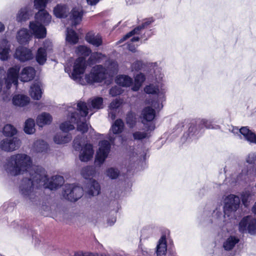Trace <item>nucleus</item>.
<instances>
[{
    "mask_svg": "<svg viewBox=\"0 0 256 256\" xmlns=\"http://www.w3.org/2000/svg\"><path fill=\"white\" fill-rule=\"evenodd\" d=\"M123 92L124 90L120 87L114 86L110 88L109 93L112 96H116L121 94Z\"/></svg>",
    "mask_w": 256,
    "mask_h": 256,
    "instance_id": "nucleus-54",
    "label": "nucleus"
},
{
    "mask_svg": "<svg viewBox=\"0 0 256 256\" xmlns=\"http://www.w3.org/2000/svg\"><path fill=\"white\" fill-rule=\"evenodd\" d=\"M246 162L249 164L250 166L248 167L246 174H253L256 172V154H250L247 158Z\"/></svg>",
    "mask_w": 256,
    "mask_h": 256,
    "instance_id": "nucleus-25",
    "label": "nucleus"
},
{
    "mask_svg": "<svg viewBox=\"0 0 256 256\" xmlns=\"http://www.w3.org/2000/svg\"><path fill=\"white\" fill-rule=\"evenodd\" d=\"M140 39V38L139 36H134L131 38L130 40L132 42H138Z\"/></svg>",
    "mask_w": 256,
    "mask_h": 256,
    "instance_id": "nucleus-63",
    "label": "nucleus"
},
{
    "mask_svg": "<svg viewBox=\"0 0 256 256\" xmlns=\"http://www.w3.org/2000/svg\"><path fill=\"white\" fill-rule=\"evenodd\" d=\"M100 150L104 151L107 152H110V150L111 146L110 142L107 140H102L99 142Z\"/></svg>",
    "mask_w": 256,
    "mask_h": 256,
    "instance_id": "nucleus-45",
    "label": "nucleus"
},
{
    "mask_svg": "<svg viewBox=\"0 0 256 256\" xmlns=\"http://www.w3.org/2000/svg\"><path fill=\"white\" fill-rule=\"evenodd\" d=\"M188 132L189 136L196 135L204 128H210L208 121L206 120H192Z\"/></svg>",
    "mask_w": 256,
    "mask_h": 256,
    "instance_id": "nucleus-9",
    "label": "nucleus"
},
{
    "mask_svg": "<svg viewBox=\"0 0 256 256\" xmlns=\"http://www.w3.org/2000/svg\"><path fill=\"white\" fill-rule=\"evenodd\" d=\"M124 128V124L121 118L116 120L112 126V130L114 134H120L122 133Z\"/></svg>",
    "mask_w": 256,
    "mask_h": 256,
    "instance_id": "nucleus-39",
    "label": "nucleus"
},
{
    "mask_svg": "<svg viewBox=\"0 0 256 256\" xmlns=\"http://www.w3.org/2000/svg\"><path fill=\"white\" fill-rule=\"evenodd\" d=\"M240 132L248 142L256 144V134L250 130L248 126L242 127L240 129Z\"/></svg>",
    "mask_w": 256,
    "mask_h": 256,
    "instance_id": "nucleus-19",
    "label": "nucleus"
},
{
    "mask_svg": "<svg viewBox=\"0 0 256 256\" xmlns=\"http://www.w3.org/2000/svg\"><path fill=\"white\" fill-rule=\"evenodd\" d=\"M145 126L146 132H148V135H151V132H153L156 128V124L154 122H150L148 124H144Z\"/></svg>",
    "mask_w": 256,
    "mask_h": 256,
    "instance_id": "nucleus-57",
    "label": "nucleus"
},
{
    "mask_svg": "<svg viewBox=\"0 0 256 256\" xmlns=\"http://www.w3.org/2000/svg\"><path fill=\"white\" fill-rule=\"evenodd\" d=\"M108 154L106 152L98 150L96 156V161L100 164H102L107 158Z\"/></svg>",
    "mask_w": 256,
    "mask_h": 256,
    "instance_id": "nucleus-43",
    "label": "nucleus"
},
{
    "mask_svg": "<svg viewBox=\"0 0 256 256\" xmlns=\"http://www.w3.org/2000/svg\"><path fill=\"white\" fill-rule=\"evenodd\" d=\"M106 175L111 179H116L120 175V172L118 169L110 168L106 170Z\"/></svg>",
    "mask_w": 256,
    "mask_h": 256,
    "instance_id": "nucleus-49",
    "label": "nucleus"
},
{
    "mask_svg": "<svg viewBox=\"0 0 256 256\" xmlns=\"http://www.w3.org/2000/svg\"><path fill=\"white\" fill-rule=\"evenodd\" d=\"M52 121V116L48 112H44L38 115L36 118L37 124L42 127L44 125H48L51 124Z\"/></svg>",
    "mask_w": 256,
    "mask_h": 256,
    "instance_id": "nucleus-22",
    "label": "nucleus"
},
{
    "mask_svg": "<svg viewBox=\"0 0 256 256\" xmlns=\"http://www.w3.org/2000/svg\"><path fill=\"white\" fill-rule=\"evenodd\" d=\"M21 145L20 140L16 137L4 138L0 142V149L6 152H12L18 150Z\"/></svg>",
    "mask_w": 256,
    "mask_h": 256,
    "instance_id": "nucleus-7",
    "label": "nucleus"
},
{
    "mask_svg": "<svg viewBox=\"0 0 256 256\" xmlns=\"http://www.w3.org/2000/svg\"><path fill=\"white\" fill-rule=\"evenodd\" d=\"M46 25L33 22V36L38 39H42L46 36Z\"/></svg>",
    "mask_w": 256,
    "mask_h": 256,
    "instance_id": "nucleus-16",
    "label": "nucleus"
},
{
    "mask_svg": "<svg viewBox=\"0 0 256 256\" xmlns=\"http://www.w3.org/2000/svg\"><path fill=\"white\" fill-rule=\"evenodd\" d=\"M72 139L70 134L62 135L61 134H56L54 137V141L56 144H64L70 142Z\"/></svg>",
    "mask_w": 256,
    "mask_h": 256,
    "instance_id": "nucleus-34",
    "label": "nucleus"
},
{
    "mask_svg": "<svg viewBox=\"0 0 256 256\" xmlns=\"http://www.w3.org/2000/svg\"><path fill=\"white\" fill-rule=\"evenodd\" d=\"M77 106L78 110L82 113L83 116H86L88 115V109L86 102H80L78 103Z\"/></svg>",
    "mask_w": 256,
    "mask_h": 256,
    "instance_id": "nucleus-50",
    "label": "nucleus"
},
{
    "mask_svg": "<svg viewBox=\"0 0 256 256\" xmlns=\"http://www.w3.org/2000/svg\"><path fill=\"white\" fill-rule=\"evenodd\" d=\"M16 38L20 44H26L30 40V32L22 28L18 32Z\"/></svg>",
    "mask_w": 256,
    "mask_h": 256,
    "instance_id": "nucleus-23",
    "label": "nucleus"
},
{
    "mask_svg": "<svg viewBox=\"0 0 256 256\" xmlns=\"http://www.w3.org/2000/svg\"><path fill=\"white\" fill-rule=\"evenodd\" d=\"M95 174V170L92 166H86L82 168L81 174L86 179L88 180L90 184L88 194L90 196L98 195L100 192V188L99 184L92 177Z\"/></svg>",
    "mask_w": 256,
    "mask_h": 256,
    "instance_id": "nucleus-3",
    "label": "nucleus"
},
{
    "mask_svg": "<svg viewBox=\"0 0 256 256\" xmlns=\"http://www.w3.org/2000/svg\"><path fill=\"white\" fill-rule=\"evenodd\" d=\"M60 130L64 132H68L74 129V126L71 124L70 121H65L60 125Z\"/></svg>",
    "mask_w": 256,
    "mask_h": 256,
    "instance_id": "nucleus-44",
    "label": "nucleus"
},
{
    "mask_svg": "<svg viewBox=\"0 0 256 256\" xmlns=\"http://www.w3.org/2000/svg\"><path fill=\"white\" fill-rule=\"evenodd\" d=\"M138 121L137 115L135 112L132 110L128 112L126 114V122L130 128L136 126Z\"/></svg>",
    "mask_w": 256,
    "mask_h": 256,
    "instance_id": "nucleus-28",
    "label": "nucleus"
},
{
    "mask_svg": "<svg viewBox=\"0 0 256 256\" xmlns=\"http://www.w3.org/2000/svg\"><path fill=\"white\" fill-rule=\"evenodd\" d=\"M238 229L243 234L248 232L252 235L256 234V218L249 215L244 216L239 222Z\"/></svg>",
    "mask_w": 256,
    "mask_h": 256,
    "instance_id": "nucleus-6",
    "label": "nucleus"
},
{
    "mask_svg": "<svg viewBox=\"0 0 256 256\" xmlns=\"http://www.w3.org/2000/svg\"><path fill=\"white\" fill-rule=\"evenodd\" d=\"M48 0H34V6L38 10H45Z\"/></svg>",
    "mask_w": 256,
    "mask_h": 256,
    "instance_id": "nucleus-48",
    "label": "nucleus"
},
{
    "mask_svg": "<svg viewBox=\"0 0 256 256\" xmlns=\"http://www.w3.org/2000/svg\"><path fill=\"white\" fill-rule=\"evenodd\" d=\"M70 118L74 120V122H78V119H80L79 114L76 112H72L70 115Z\"/></svg>",
    "mask_w": 256,
    "mask_h": 256,
    "instance_id": "nucleus-60",
    "label": "nucleus"
},
{
    "mask_svg": "<svg viewBox=\"0 0 256 256\" xmlns=\"http://www.w3.org/2000/svg\"><path fill=\"white\" fill-rule=\"evenodd\" d=\"M142 114L144 120L147 122H152L156 116V112L152 106H146L142 109Z\"/></svg>",
    "mask_w": 256,
    "mask_h": 256,
    "instance_id": "nucleus-20",
    "label": "nucleus"
},
{
    "mask_svg": "<svg viewBox=\"0 0 256 256\" xmlns=\"http://www.w3.org/2000/svg\"><path fill=\"white\" fill-rule=\"evenodd\" d=\"M167 250L166 240L165 236H162L158 241L156 246L157 256H165Z\"/></svg>",
    "mask_w": 256,
    "mask_h": 256,
    "instance_id": "nucleus-26",
    "label": "nucleus"
},
{
    "mask_svg": "<svg viewBox=\"0 0 256 256\" xmlns=\"http://www.w3.org/2000/svg\"><path fill=\"white\" fill-rule=\"evenodd\" d=\"M151 135H148V132H136L132 134V136L134 140H142L144 138H148Z\"/></svg>",
    "mask_w": 256,
    "mask_h": 256,
    "instance_id": "nucleus-46",
    "label": "nucleus"
},
{
    "mask_svg": "<svg viewBox=\"0 0 256 256\" xmlns=\"http://www.w3.org/2000/svg\"><path fill=\"white\" fill-rule=\"evenodd\" d=\"M155 20L153 17L148 18H146L144 22L140 26H136L132 30L128 32L125 34L123 38L121 39L120 41L123 42L126 40L128 38L134 36V34H140V32L144 28H146L149 25L152 24Z\"/></svg>",
    "mask_w": 256,
    "mask_h": 256,
    "instance_id": "nucleus-11",
    "label": "nucleus"
},
{
    "mask_svg": "<svg viewBox=\"0 0 256 256\" xmlns=\"http://www.w3.org/2000/svg\"><path fill=\"white\" fill-rule=\"evenodd\" d=\"M145 80L146 76L143 73L140 72L137 74L134 77V84L132 87V90L138 91Z\"/></svg>",
    "mask_w": 256,
    "mask_h": 256,
    "instance_id": "nucleus-31",
    "label": "nucleus"
},
{
    "mask_svg": "<svg viewBox=\"0 0 256 256\" xmlns=\"http://www.w3.org/2000/svg\"><path fill=\"white\" fill-rule=\"evenodd\" d=\"M20 68L15 66L12 68L8 70L7 78H6V84L7 88H10L12 84L16 86L18 84V75Z\"/></svg>",
    "mask_w": 256,
    "mask_h": 256,
    "instance_id": "nucleus-12",
    "label": "nucleus"
},
{
    "mask_svg": "<svg viewBox=\"0 0 256 256\" xmlns=\"http://www.w3.org/2000/svg\"><path fill=\"white\" fill-rule=\"evenodd\" d=\"M30 100L28 97L22 94L16 95L12 98L13 104L18 106H26L29 103Z\"/></svg>",
    "mask_w": 256,
    "mask_h": 256,
    "instance_id": "nucleus-29",
    "label": "nucleus"
},
{
    "mask_svg": "<svg viewBox=\"0 0 256 256\" xmlns=\"http://www.w3.org/2000/svg\"><path fill=\"white\" fill-rule=\"evenodd\" d=\"M75 256H106L105 254H99L97 253L94 254L92 252H80L75 254Z\"/></svg>",
    "mask_w": 256,
    "mask_h": 256,
    "instance_id": "nucleus-58",
    "label": "nucleus"
},
{
    "mask_svg": "<svg viewBox=\"0 0 256 256\" xmlns=\"http://www.w3.org/2000/svg\"><path fill=\"white\" fill-rule=\"evenodd\" d=\"M84 38L86 42L94 46L99 47L102 44V36L100 34H96L94 30L86 33Z\"/></svg>",
    "mask_w": 256,
    "mask_h": 256,
    "instance_id": "nucleus-14",
    "label": "nucleus"
},
{
    "mask_svg": "<svg viewBox=\"0 0 256 256\" xmlns=\"http://www.w3.org/2000/svg\"><path fill=\"white\" fill-rule=\"evenodd\" d=\"M74 147L76 150H79L82 148V144L80 138H76L73 142Z\"/></svg>",
    "mask_w": 256,
    "mask_h": 256,
    "instance_id": "nucleus-59",
    "label": "nucleus"
},
{
    "mask_svg": "<svg viewBox=\"0 0 256 256\" xmlns=\"http://www.w3.org/2000/svg\"><path fill=\"white\" fill-rule=\"evenodd\" d=\"M24 132L28 134H31L32 133V120L30 118L28 119L24 124Z\"/></svg>",
    "mask_w": 256,
    "mask_h": 256,
    "instance_id": "nucleus-56",
    "label": "nucleus"
},
{
    "mask_svg": "<svg viewBox=\"0 0 256 256\" xmlns=\"http://www.w3.org/2000/svg\"><path fill=\"white\" fill-rule=\"evenodd\" d=\"M82 11L79 12L76 8H72L70 12V18L72 20V24L74 26L80 24L82 20Z\"/></svg>",
    "mask_w": 256,
    "mask_h": 256,
    "instance_id": "nucleus-35",
    "label": "nucleus"
},
{
    "mask_svg": "<svg viewBox=\"0 0 256 256\" xmlns=\"http://www.w3.org/2000/svg\"><path fill=\"white\" fill-rule=\"evenodd\" d=\"M144 90L148 94H156L159 92L158 87L152 84L146 86L144 88Z\"/></svg>",
    "mask_w": 256,
    "mask_h": 256,
    "instance_id": "nucleus-47",
    "label": "nucleus"
},
{
    "mask_svg": "<svg viewBox=\"0 0 256 256\" xmlns=\"http://www.w3.org/2000/svg\"><path fill=\"white\" fill-rule=\"evenodd\" d=\"M66 41L70 44H76L78 42L79 38L77 33L72 29L68 30Z\"/></svg>",
    "mask_w": 256,
    "mask_h": 256,
    "instance_id": "nucleus-36",
    "label": "nucleus"
},
{
    "mask_svg": "<svg viewBox=\"0 0 256 256\" xmlns=\"http://www.w3.org/2000/svg\"><path fill=\"white\" fill-rule=\"evenodd\" d=\"M32 77V68L28 66L24 68L20 74V78L22 82H28Z\"/></svg>",
    "mask_w": 256,
    "mask_h": 256,
    "instance_id": "nucleus-40",
    "label": "nucleus"
},
{
    "mask_svg": "<svg viewBox=\"0 0 256 256\" xmlns=\"http://www.w3.org/2000/svg\"><path fill=\"white\" fill-rule=\"evenodd\" d=\"M32 52L26 48L20 46L16 48L14 57L22 62H25L31 58Z\"/></svg>",
    "mask_w": 256,
    "mask_h": 256,
    "instance_id": "nucleus-15",
    "label": "nucleus"
},
{
    "mask_svg": "<svg viewBox=\"0 0 256 256\" xmlns=\"http://www.w3.org/2000/svg\"><path fill=\"white\" fill-rule=\"evenodd\" d=\"M240 198L234 194H230L226 197V202L224 204V210L228 212H236L240 206Z\"/></svg>",
    "mask_w": 256,
    "mask_h": 256,
    "instance_id": "nucleus-10",
    "label": "nucleus"
},
{
    "mask_svg": "<svg viewBox=\"0 0 256 256\" xmlns=\"http://www.w3.org/2000/svg\"><path fill=\"white\" fill-rule=\"evenodd\" d=\"M17 133V130L10 124H6L3 128V134L7 137H12Z\"/></svg>",
    "mask_w": 256,
    "mask_h": 256,
    "instance_id": "nucleus-41",
    "label": "nucleus"
},
{
    "mask_svg": "<svg viewBox=\"0 0 256 256\" xmlns=\"http://www.w3.org/2000/svg\"><path fill=\"white\" fill-rule=\"evenodd\" d=\"M48 149V145L44 140H37L33 142V150L37 152H46Z\"/></svg>",
    "mask_w": 256,
    "mask_h": 256,
    "instance_id": "nucleus-30",
    "label": "nucleus"
},
{
    "mask_svg": "<svg viewBox=\"0 0 256 256\" xmlns=\"http://www.w3.org/2000/svg\"><path fill=\"white\" fill-rule=\"evenodd\" d=\"M252 212L256 215V201L252 208Z\"/></svg>",
    "mask_w": 256,
    "mask_h": 256,
    "instance_id": "nucleus-64",
    "label": "nucleus"
},
{
    "mask_svg": "<svg viewBox=\"0 0 256 256\" xmlns=\"http://www.w3.org/2000/svg\"><path fill=\"white\" fill-rule=\"evenodd\" d=\"M240 242L239 238L235 236H229L223 244V247L226 250L229 251L233 249L236 244Z\"/></svg>",
    "mask_w": 256,
    "mask_h": 256,
    "instance_id": "nucleus-33",
    "label": "nucleus"
},
{
    "mask_svg": "<svg viewBox=\"0 0 256 256\" xmlns=\"http://www.w3.org/2000/svg\"><path fill=\"white\" fill-rule=\"evenodd\" d=\"M47 54L44 48H39L38 50L36 59L40 65H43L46 60Z\"/></svg>",
    "mask_w": 256,
    "mask_h": 256,
    "instance_id": "nucleus-38",
    "label": "nucleus"
},
{
    "mask_svg": "<svg viewBox=\"0 0 256 256\" xmlns=\"http://www.w3.org/2000/svg\"><path fill=\"white\" fill-rule=\"evenodd\" d=\"M82 153L80 156V159L81 161L88 162L92 158L94 152L92 144H86L82 148Z\"/></svg>",
    "mask_w": 256,
    "mask_h": 256,
    "instance_id": "nucleus-17",
    "label": "nucleus"
},
{
    "mask_svg": "<svg viewBox=\"0 0 256 256\" xmlns=\"http://www.w3.org/2000/svg\"><path fill=\"white\" fill-rule=\"evenodd\" d=\"M42 84L40 81L33 83V100H40L42 96Z\"/></svg>",
    "mask_w": 256,
    "mask_h": 256,
    "instance_id": "nucleus-32",
    "label": "nucleus"
},
{
    "mask_svg": "<svg viewBox=\"0 0 256 256\" xmlns=\"http://www.w3.org/2000/svg\"><path fill=\"white\" fill-rule=\"evenodd\" d=\"M68 14V8L64 4H58L54 8V14L58 18H66Z\"/></svg>",
    "mask_w": 256,
    "mask_h": 256,
    "instance_id": "nucleus-21",
    "label": "nucleus"
},
{
    "mask_svg": "<svg viewBox=\"0 0 256 256\" xmlns=\"http://www.w3.org/2000/svg\"><path fill=\"white\" fill-rule=\"evenodd\" d=\"M252 196L250 192L248 190L243 192L241 194V200L242 204L245 206H247L248 205L249 201L248 200Z\"/></svg>",
    "mask_w": 256,
    "mask_h": 256,
    "instance_id": "nucleus-52",
    "label": "nucleus"
},
{
    "mask_svg": "<svg viewBox=\"0 0 256 256\" xmlns=\"http://www.w3.org/2000/svg\"><path fill=\"white\" fill-rule=\"evenodd\" d=\"M86 68V61L84 58L78 57L77 58L74 65L72 77L74 80L80 78V76L83 74Z\"/></svg>",
    "mask_w": 256,
    "mask_h": 256,
    "instance_id": "nucleus-8",
    "label": "nucleus"
},
{
    "mask_svg": "<svg viewBox=\"0 0 256 256\" xmlns=\"http://www.w3.org/2000/svg\"><path fill=\"white\" fill-rule=\"evenodd\" d=\"M52 16L46 10H40L34 16L33 22L48 26L50 22Z\"/></svg>",
    "mask_w": 256,
    "mask_h": 256,
    "instance_id": "nucleus-13",
    "label": "nucleus"
},
{
    "mask_svg": "<svg viewBox=\"0 0 256 256\" xmlns=\"http://www.w3.org/2000/svg\"><path fill=\"white\" fill-rule=\"evenodd\" d=\"M4 168L10 175L26 176L22 180L20 192L24 198L30 200L32 192V160L30 156L22 153L12 155L8 160Z\"/></svg>",
    "mask_w": 256,
    "mask_h": 256,
    "instance_id": "nucleus-1",
    "label": "nucleus"
},
{
    "mask_svg": "<svg viewBox=\"0 0 256 256\" xmlns=\"http://www.w3.org/2000/svg\"><path fill=\"white\" fill-rule=\"evenodd\" d=\"M77 130L82 134H86L88 130V126L86 122H82L78 124Z\"/></svg>",
    "mask_w": 256,
    "mask_h": 256,
    "instance_id": "nucleus-55",
    "label": "nucleus"
},
{
    "mask_svg": "<svg viewBox=\"0 0 256 256\" xmlns=\"http://www.w3.org/2000/svg\"><path fill=\"white\" fill-rule=\"evenodd\" d=\"M77 52L82 56V57L84 58L89 56L92 53L91 49L84 45L78 46L76 48Z\"/></svg>",
    "mask_w": 256,
    "mask_h": 256,
    "instance_id": "nucleus-42",
    "label": "nucleus"
},
{
    "mask_svg": "<svg viewBox=\"0 0 256 256\" xmlns=\"http://www.w3.org/2000/svg\"><path fill=\"white\" fill-rule=\"evenodd\" d=\"M106 68L102 64L93 66L89 74L85 75V80L89 84L102 82L107 78Z\"/></svg>",
    "mask_w": 256,
    "mask_h": 256,
    "instance_id": "nucleus-4",
    "label": "nucleus"
},
{
    "mask_svg": "<svg viewBox=\"0 0 256 256\" xmlns=\"http://www.w3.org/2000/svg\"><path fill=\"white\" fill-rule=\"evenodd\" d=\"M83 194L84 190L82 187L74 184H67L64 186L63 196L65 199L70 202L77 201L83 196Z\"/></svg>",
    "mask_w": 256,
    "mask_h": 256,
    "instance_id": "nucleus-5",
    "label": "nucleus"
},
{
    "mask_svg": "<svg viewBox=\"0 0 256 256\" xmlns=\"http://www.w3.org/2000/svg\"><path fill=\"white\" fill-rule=\"evenodd\" d=\"M10 46L8 41L3 39L0 41V59L2 60H7L9 58Z\"/></svg>",
    "mask_w": 256,
    "mask_h": 256,
    "instance_id": "nucleus-18",
    "label": "nucleus"
},
{
    "mask_svg": "<svg viewBox=\"0 0 256 256\" xmlns=\"http://www.w3.org/2000/svg\"><path fill=\"white\" fill-rule=\"evenodd\" d=\"M64 182V178L60 176H52V180H50L44 168L33 164V188L34 185H36L37 187H43L50 190H56Z\"/></svg>",
    "mask_w": 256,
    "mask_h": 256,
    "instance_id": "nucleus-2",
    "label": "nucleus"
},
{
    "mask_svg": "<svg viewBox=\"0 0 256 256\" xmlns=\"http://www.w3.org/2000/svg\"><path fill=\"white\" fill-rule=\"evenodd\" d=\"M87 2L90 6L96 5L100 0H86Z\"/></svg>",
    "mask_w": 256,
    "mask_h": 256,
    "instance_id": "nucleus-62",
    "label": "nucleus"
},
{
    "mask_svg": "<svg viewBox=\"0 0 256 256\" xmlns=\"http://www.w3.org/2000/svg\"><path fill=\"white\" fill-rule=\"evenodd\" d=\"M145 66L146 64L143 62L139 60H137L134 62L131 66L132 70L136 72L142 70Z\"/></svg>",
    "mask_w": 256,
    "mask_h": 256,
    "instance_id": "nucleus-51",
    "label": "nucleus"
},
{
    "mask_svg": "<svg viewBox=\"0 0 256 256\" xmlns=\"http://www.w3.org/2000/svg\"><path fill=\"white\" fill-rule=\"evenodd\" d=\"M31 14L30 8H22L18 12L16 16V20L18 22L26 21L30 18Z\"/></svg>",
    "mask_w": 256,
    "mask_h": 256,
    "instance_id": "nucleus-37",
    "label": "nucleus"
},
{
    "mask_svg": "<svg viewBox=\"0 0 256 256\" xmlns=\"http://www.w3.org/2000/svg\"><path fill=\"white\" fill-rule=\"evenodd\" d=\"M120 102L118 100H116L115 101H113L111 102L110 105L113 108H117L119 106Z\"/></svg>",
    "mask_w": 256,
    "mask_h": 256,
    "instance_id": "nucleus-61",
    "label": "nucleus"
},
{
    "mask_svg": "<svg viewBox=\"0 0 256 256\" xmlns=\"http://www.w3.org/2000/svg\"><path fill=\"white\" fill-rule=\"evenodd\" d=\"M118 62L114 60L108 61V62L106 68V74L110 77H113L118 72Z\"/></svg>",
    "mask_w": 256,
    "mask_h": 256,
    "instance_id": "nucleus-27",
    "label": "nucleus"
},
{
    "mask_svg": "<svg viewBox=\"0 0 256 256\" xmlns=\"http://www.w3.org/2000/svg\"><path fill=\"white\" fill-rule=\"evenodd\" d=\"M116 83L120 86L128 88L132 86L134 83L132 78L128 75H120L116 79Z\"/></svg>",
    "mask_w": 256,
    "mask_h": 256,
    "instance_id": "nucleus-24",
    "label": "nucleus"
},
{
    "mask_svg": "<svg viewBox=\"0 0 256 256\" xmlns=\"http://www.w3.org/2000/svg\"><path fill=\"white\" fill-rule=\"evenodd\" d=\"M103 104V98L101 97H96L92 101V106L94 108L99 109L102 108Z\"/></svg>",
    "mask_w": 256,
    "mask_h": 256,
    "instance_id": "nucleus-53",
    "label": "nucleus"
}]
</instances>
